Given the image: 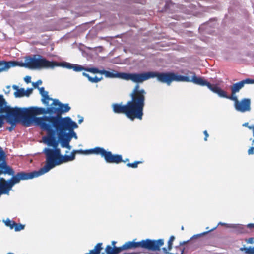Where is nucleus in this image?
<instances>
[{
  "instance_id": "f257e3e1",
  "label": "nucleus",
  "mask_w": 254,
  "mask_h": 254,
  "mask_svg": "<svg viewBox=\"0 0 254 254\" xmlns=\"http://www.w3.org/2000/svg\"><path fill=\"white\" fill-rule=\"evenodd\" d=\"M101 74L106 77H117L126 80H131L134 83H141L150 78H157L158 81L170 85L173 82V72H146L140 73L117 72L113 73L105 70H102Z\"/></svg>"
},
{
  "instance_id": "f03ea898",
  "label": "nucleus",
  "mask_w": 254,
  "mask_h": 254,
  "mask_svg": "<svg viewBox=\"0 0 254 254\" xmlns=\"http://www.w3.org/2000/svg\"><path fill=\"white\" fill-rule=\"evenodd\" d=\"M43 152L46 156L45 165L37 171L29 173L21 171L16 174L14 173L13 175H11L12 177L11 178L14 185L19 183L21 180H28L37 177L48 172L56 166L59 165L60 149H52L45 148Z\"/></svg>"
},
{
  "instance_id": "7ed1b4c3",
  "label": "nucleus",
  "mask_w": 254,
  "mask_h": 254,
  "mask_svg": "<svg viewBox=\"0 0 254 254\" xmlns=\"http://www.w3.org/2000/svg\"><path fill=\"white\" fill-rule=\"evenodd\" d=\"M55 116H46L36 118L37 125L39 126L41 129H55L64 131H72L77 128L78 125L72 121L69 117L63 118V113L56 111Z\"/></svg>"
},
{
  "instance_id": "20e7f679",
  "label": "nucleus",
  "mask_w": 254,
  "mask_h": 254,
  "mask_svg": "<svg viewBox=\"0 0 254 254\" xmlns=\"http://www.w3.org/2000/svg\"><path fill=\"white\" fill-rule=\"evenodd\" d=\"M0 116L4 117V120L11 125V126L7 127L9 131H12L17 122L21 121L26 127L30 126L32 123H28L27 119L30 118L28 115L26 108H19L15 107L12 108L7 105V102L2 95H0Z\"/></svg>"
},
{
  "instance_id": "39448f33",
  "label": "nucleus",
  "mask_w": 254,
  "mask_h": 254,
  "mask_svg": "<svg viewBox=\"0 0 254 254\" xmlns=\"http://www.w3.org/2000/svg\"><path fill=\"white\" fill-rule=\"evenodd\" d=\"M164 243L163 239L157 240L147 239L139 242L128 241L119 247L114 246L112 248L110 245H108L106 247L105 251L107 254H118L123 250L141 248L150 251L155 252L156 254H161V247Z\"/></svg>"
},
{
  "instance_id": "423d86ee",
  "label": "nucleus",
  "mask_w": 254,
  "mask_h": 254,
  "mask_svg": "<svg viewBox=\"0 0 254 254\" xmlns=\"http://www.w3.org/2000/svg\"><path fill=\"white\" fill-rule=\"evenodd\" d=\"M187 75H191V76H182L174 73L173 81L192 82L196 85L202 86H206L211 91L218 94L219 97L234 101V106L236 105L237 102H239L237 97L235 95V94H231V96H228L226 91L223 90L216 85L211 84L201 77H197L194 72L188 71Z\"/></svg>"
},
{
  "instance_id": "0eeeda50",
  "label": "nucleus",
  "mask_w": 254,
  "mask_h": 254,
  "mask_svg": "<svg viewBox=\"0 0 254 254\" xmlns=\"http://www.w3.org/2000/svg\"><path fill=\"white\" fill-rule=\"evenodd\" d=\"M146 92L144 89H140L137 84L130 94L131 100L127 102L136 119L142 120L143 109L145 103Z\"/></svg>"
},
{
  "instance_id": "6e6552de",
  "label": "nucleus",
  "mask_w": 254,
  "mask_h": 254,
  "mask_svg": "<svg viewBox=\"0 0 254 254\" xmlns=\"http://www.w3.org/2000/svg\"><path fill=\"white\" fill-rule=\"evenodd\" d=\"M51 62L40 55H33L25 57L24 63H18L19 66L29 69L51 68Z\"/></svg>"
},
{
  "instance_id": "1a4fd4ad",
  "label": "nucleus",
  "mask_w": 254,
  "mask_h": 254,
  "mask_svg": "<svg viewBox=\"0 0 254 254\" xmlns=\"http://www.w3.org/2000/svg\"><path fill=\"white\" fill-rule=\"evenodd\" d=\"M85 152L88 154L100 155L108 163L119 164L123 161L121 155L113 154L111 151H107L103 148L100 147H96L93 149L86 150Z\"/></svg>"
},
{
  "instance_id": "9d476101",
  "label": "nucleus",
  "mask_w": 254,
  "mask_h": 254,
  "mask_svg": "<svg viewBox=\"0 0 254 254\" xmlns=\"http://www.w3.org/2000/svg\"><path fill=\"white\" fill-rule=\"evenodd\" d=\"M26 110L27 111L28 115L29 116L28 119H27L28 123H33L34 122L37 125V122L36 121V115L41 114H55L57 111V108L54 107H49L46 109L42 107H31L29 108H26Z\"/></svg>"
},
{
  "instance_id": "9b49d317",
  "label": "nucleus",
  "mask_w": 254,
  "mask_h": 254,
  "mask_svg": "<svg viewBox=\"0 0 254 254\" xmlns=\"http://www.w3.org/2000/svg\"><path fill=\"white\" fill-rule=\"evenodd\" d=\"M217 228L216 227H214L213 228L211 229V230L203 232L200 234H198L197 235H193L190 239L186 241H183L181 242L180 243V245L178 246H176L175 247V249L176 250V252H172L170 253H169V254H183L184 251V248L182 247L183 245H184L186 244H188L190 243V244H192L193 246H196L200 243V241L199 240V239L203 235H204L206 234H207L208 232L210 231H212L214 230H215Z\"/></svg>"
},
{
  "instance_id": "f8f14e48",
  "label": "nucleus",
  "mask_w": 254,
  "mask_h": 254,
  "mask_svg": "<svg viewBox=\"0 0 254 254\" xmlns=\"http://www.w3.org/2000/svg\"><path fill=\"white\" fill-rule=\"evenodd\" d=\"M3 116H0V128L3 125ZM0 172L8 175H13L15 173L14 170L7 165L5 153L1 148H0Z\"/></svg>"
},
{
  "instance_id": "ddd939ff",
  "label": "nucleus",
  "mask_w": 254,
  "mask_h": 254,
  "mask_svg": "<svg viewBox=\"0 0 254 254\" xmlns=\"http://www.w3.org/2000/svg\"><path fill=\"white\" fill-rule=\"evenodd\" d=\"M113 112L116 114H124L131 120H134L135 118L128 103L125 105L122 103H114L112 105Z\"/></svg>"
},
{
  "instance_id": "4468645a",
  "label": "nucleus",
  "mask_w": 254,
  "mask_h": 254,
  "mask_svg": "<svg viewBox=\"0 0 254 254\" xmlns=\"http://www.w3.org/2000/svg\"><path fill=\"white\" fill-rule=\"evenodd\" d=\"M46 131L47 135L43 137L44 142L48 146L53 147L52 149H60L58 148L59 141L56 137L57 130L55 129H42Z\"/></svg>"
},
{
  "instance_id": "2eb2a0df",
  "label": "nucleus",
  "mask_w": 254,
  "mask_h": 254,
  "mask_svg": "<svg viewBox=\"0 0 254 254\" xmlns=\"http://www.w3.org/2000/svg\"><path fill=\"white\" fill-rule=\"evenodd\" d=\"M1 174H3L0 172V176ZM14 185L11 178L6 180L3 178H0V197L2 194L9 195L10 190Z\"/></svg>"
},
{
  "instance_id": "dca6fc26",
  "label": "nucleus",
  "mask_w": 254,
  "mask_h": 254,
  "mask_svg": "<svg viewBox=\"0 0 254 254\" xmlns=\"http://www.w3.org/2000/svg\"><path fill=\"white\" fill-rule=\"evenodd\" d=\"M67 131L57 130V133L58 135L59 139L61 141V146L63 148H67L70 149L69 145V141L71 139L69 133H66Z\"/></svg>"
},
{
  "instance_id": "f3484780",
  "label": "nucleus",
  "mask_w": 254,
  "mask_h": 254,
  "mask_svg": "<svg viewBox=\"0 0 254 254\" xmlns=\"http://www.w3.org/2000/svg\"><path fill=\"white\" fill-rule=\"evenodd\" d=\"M235 109L241 112H245L251 110V100L249 98H244L237 102Z\"/></svg>"
},
{
  "instance_id": "a211bd4d",
  "label": "nucleus",
  "mask_w": 254,
  "mask_h": 254,
  "mask_svg": "<svg viewBox=\"0 0 254 254\" xmlns=\"http://www.w3.org/2000/svg\"><path fill=\"white\" fill-rule=\"evenodd\" d=\"M85 151L74 150L71 152V154L70 155H61V153H60L59 165H60L63 163L67 162L73 160L75 159V154L77 152H82V153L86 154L85 152Z\"/></svg>"
},
{
  "instance_id": "6ab92c4d",
  "label": "nucleus",
  "mask_w": 254,
  "mask_h": 254,
  "mask_svg": "<svg viewBox=\"0 0 254 254\" xmlns=\"http://www.w3.org/2000/svg\"><path fill=\"white\" fill-rule=\"evenodd\" d=\"M51 105L55 106H58V107L57 108V111H60L63 113L67 112L70 110V107L68 104H63L58 99H53Z\"/></svg>"
},
{
  "instance_id": "aec40b11",
  "label": "nucleus",
  "mask_w": 254,
  "mask_h": 254,
  "mask_svg": "<svg viewBox=\"0 0 254 254\" xmlns=\"http://www.w3.org/2000/svg\"><path fill=\"white\" fill-rule=\"evenodd\" d=\"M18 65V62L15 61H0V73L6 71L12 67Z\"/></svg>"
},
{
  "instance_id": "412c9836",
  "label": "nucleus",
  "mask_w": 254,
  "mask_h": 254,
  "mask_svg": "<svg viewBox=\"0 0 254 254\" xmlns=\"http://www.w3.org/2000/svg\"><path fill=\"white\" fill-rule=\"evenodd\" d=\"M246 84H249V78H247L239 82L234 84L232 86H231L232 94H235L237 92H238Z\"/></svg>"
},
{
  "instance_id": "4be33fe9",
  "label": "nucleus",
  "mask_w": 254,
  "mask_h": 254,
  "mask_svg": "<svg viewBox=\"0 0 254 254\" xmlns=\"http://www.w3.org/2000/svg\"><path fill=\"white\" fill-rule=\"evenodd\" d=\"M40 94L42 96V102L46 105H49V101L52 100L53 99L50 98L48 95V92L45 91L44 87L38 88Z\"/></svg>"
},
{
  "instance_id": "5701e85b",
  "label": "nucleus",
  "mask_w": 254,
  "mask_h": 254,
  "mask_svg": "<svg viewBox=\"0 0 254 254\" xmlns=\"http://www.w3.org/2000/svg\"><path fill=\"white\" fill-rule=\"evenodd\" d=\"M51 63L52 66L51 68H53L56 66H61L69 69L72 68V64L66 62H57L55 61H52Z\"/></svg>"
},
{
  "instance_id": "b1692460",
  "label": "nucleus",
  "mask_w": 254,
  "mask_h": 254,
  "mask_svg": "<svg viewBox=\"0 0 254 254\" xmlns=\"http://www.w3.org/2000/svg\"><path fill=\"white\" fill-rule=\"evenodd\" d=\"M175 239L174 236H171L168 241L167 248L164 247L162 249V251L164 254H169V251H171L172 249L173 242Z\"/></svg>"
},
{
  "instance_id": "393cba45",
  "label": "nucleus",
  "mask_w": 254,
  "mask_h": 254,
  "mask_svg": "<svg viewBox=\"0 0 254 254\" xmlns=\"http://www.w3.org/2000/svg\"><path fill=\"white\" fill-rule=\"evenodd\" d=\"M102 243H98L94 247V249L89 251L88 253L86 254H100V252L102 249ZM102 254H104L103 253Z\"/></svg>"
},
{
  "instance_id": "a878e982",
  "label": "nucleus",
  "mask_w": 254,
  "mask_h": 254,
  "mask_svg": "<svg viewBox=\"0 0 254 254\" xmlns=\"http://www.w3.org/2000/svg\"><path fill=\"white\" fill-rule=\"evenodd\" d=\"M83 76L87 77L89 81H90L92 83H98V82L100 81L102 79V77L100 78H98L97 76H95V77H92L89 76V75L85 72L82 73Z\"/></svg>"
},
{
  "instance_id": "bb28decb",
  "label": "nucleus",
  "mask_w": 254,
  "mask_h": 254,
  "mask_svg": "<svg viewBox=\"0 0 254 254\" xmlns=\"http://www.w3.org/2000/svg\"><path fill=\"white\" fill-rule=\"evenodd\" d=\"M13 88L17 89V91L14 92L15 97H21L26 95L25 91L24 88L18 89V87L16 86H14Z\"/></svg>"
},
{
  "instance_id": "cd10ccee",
  "label": "nucleus",
  "mask_w": 254,
  "mask_h": 254,
  "mask_svg": "<svg viewBox=\"0 0 254 254\" xmlns=\"http://www.w3.org/2000/svg\"><path fill=\"white\" fill-rule=\"evenodd\" d=\"M71 66V69H72L74 71L76 72H80L82 70L85 71V68H84V67L80 65L72 64Z\"/></svg>"
},
{
  "instance_id": "c85d7f7f",
  "label": "nucleus",
  "mask_w": 254,
  "mask_h": 254,
  "mask_svg": "<svg viewBox=\"0 0 254 254\" xmlns=\"http://www.w3.org/2000/svg\"><path fill=\"white\" fill-rule=\"evenodd\" d=\"M85 71L92 73H100L101 74L102 70H99L95 67L85 68Z\"/></svg>"
},
{
  "instance_id": "c756f323",
  "label": "nucleus",
  "mask_w": 254,
  "mask_h": 254,
  "mask_svg": "<svg viewBox=\"0 0 254 254\" xmlns=\"http://www.w3.org/2000/svg\"><path fill=\"white\" fill-rule=\"evenodd\" d=\"M5 225L10 227L11 229H13L14 226L15 222L14 221L11 220L9 219H7L5 221H4Z\"/></svg>"
},
{
  "instance_id": "7c9ffc66",
  "label": "nucleus",
  "mask_w": 254,
  "mask_h": 254,
  "mask_svg": "<svg viewBox=\"0 0 254 254\" xmlns=\"http://www.w3.org/2000/svg\"><path fill=\"white\" fill-rule=\"evenodd\" d=\"M142 163V161H136L132 163H128L127 164V166L128 167H131L132 168H136L137 167L138 164H141Z\"/></svg>"
},
{
  "instance_id": "2f4dec72",
  "label": "nucleus",
  "mask_w": 254,
  "mask_h": 254,
  "mask_svg": "<svg viewBox=\"0 0 254 254\" xmlns=\"http://www.w3.org/2000/svg\"><path fill=\"white\" fill-rule=\"evenodd\" d=\"M15 231H19L24 228V225L15 222L14 228Z\"/></svg>"
},
{
  "instance_id": "473e14b6",
  "label": "nucleus",
  "mask_w": 254,
  "mask_h": 254,
  "mask_svg": "<svg viewBox=\"0 0 254 254\" xmlns=\"http://www.w3.org/2000/svg\"><path fill=\"white\" fill-rule=\"evenodd\" d=\"M243 250L246 254H254V247L244 248Z\"/></svg>"
},
{
  "instance_id": "72a5a7b5",
  "label": "nucleus",
  "mask_w": 254,
  "mask_h": 254,
  "mask_svg": "<svg viewBox=\"0 0 254 254\" xmlns=\"http://www.w3.org/2000/svg\"><path fill=\"white\" fill-rule=\"evenodd\" d=\"M248 154L249 155H253L254 154V145H253L248 149Z\"/></svg>"
},
{
  "instance_id": "f704fd0d",
  "label": "nucleus",
  "mask_w": 254,
  "mask_h": 254,
  "mask_svg": "<svg viewBox=\"0 0 254 254\" xmlns=\"http://www.w3.org/2000/svg\"><path fill=\"white\" fill-rule=\"evenodd\" d=\"M42 84V81L41 80H38V81H37L36 82H33V86L34 87V88H38V86L39 84Z\"/></svg>"
},
{
  "instance_id": "c9c22d12",
  "label": "nucleus",
  "mask_w": 254,
  "mask_h": 254,
  "mask_svg": "<svg viewBox=\"0 0 254 254\" xmlns=\"http://www.w3.org/2000/svg\"><path fill=\"white\" fill-rule=\"evenodd\" d=\"M203 133L205 135V137H204V139L206 141L207 140V138L209 137V134H208L207 130H204L203 131Z\"/></svg>"
},
{
  "instance_id": "e433bc0d",
  "label": "nucleus",
  "mask_w": 254,
  "mask_h": 254,
  "mask_svg": "<svg viewBox=\"0 0 254 254\" xmlns=\"http://www.w3.org/2000/svg\"><path fill=\"white\" fill-rule=\"evenodd\" d=\"M69 132H70V133H69L70 135V136H71V138L73 136L76 137V134L75 132L73 131V129L72 130V131H69Z\"/></svg>"
},
{
  "instance_id": "4c0bfd02",
  "label": "nucleus",
  "mask_w": 254,
  "mask_h": 254,
  "mask_svg": "<svg viewBox=\"0 0 254 254\" xmlns=\"http://www.w3.org/2000/svg\"><path fill=\"white\" fill-rule=\"evenodd\" d=\"M24 80L26 83H30L31 82V77L27 76L24 78Z\"/></svg>"
},
{
  "instance_id": "58836bf2",
  "label": "nucleus",
  "mask_w": 254,
  "mask_h": 254,
  "mask_svg": "<svg viewBox=\"0 0 254 254\" xmlns=\"http://www.w3.org/2000/svg\"><path fill=\"white\" fill-rule=\"evenodd\" d=\"M249 129L252 130L253 132L254 139L252 141V145H254V127H249Z\"/></svg>"
},
{
  "instance_id": "ea45409f",
  "label": "nucleus",
  "mask_w": 254,
  "mask_h": 254,
  "mask_svg": "<svg viewBox=\"0 0 254 254\" xmlns=\"http://www.w3.org/2000/svg\"><path fill=\"white\" fill-rule=\"evenodd\" d=\"M243 126H245L249 129V127H254V125L249 126L248 123H245L243 125Z\"/></svg>"
},
{
  "instance_id": "a19ab883",
  "label": "nucleus",
  "mask_w": 254,
  "mask_h": 254,
  "mask_svg": "<svg viewBox=\"0 0 254 254\" xmlns=\"http://www.w3.org/2000/svg\"><path fill=\"white\" fill-rule=\"evenodd\" d=\"M247 227L251 229H254V224H249L247 225Z\"/></svg>"
},
{
  "instance_id": "79ce46f5",
  "label": "nucleus",
  "mask_w": 254,
  "mask_h": 254,
  "mask_svg": "<svg viewBox=\"0 0 254 254\" xmlns=\"http://www.w3.org/2000/svg\"><path fill=\"white\" fill-rule=\"evenodd\" d=\"M248 242L250 243H253L254 242V239L253 238H250Z\"/></svg>"
},
{
  "instance_id": "37998d69",
  "label": "nucleus",
  "mask_w": 254,
  "mask_h": 254,
  "mask_svg": "<svg viewBox=\"0 0 254 254\" xmlns=\"http://www.w3.org/2000/svg\"><path fill=\"white\" fill-rule=\"evenodd\" d=\"M249 84H254V79L249 78Z\"/></svg>"
},
{
  "instance_id": "c03bdc74",
  "label": "nucleus",
  "mask_w": 254,
  "mask_h": 254,
  "mask_svg": "<svg viewBox=\"0 0 254 254\" xmlns=\"http://www.w3.org/2000/svg\"><path fill=\"white\" fill-rule=\"evenodd\" d=\"M32 91V88H30V89H28L27 90V92H28L27 94H26L27 95H28L30 93H31Z\"/></svg>"
},
{
  "instance_id": "a18cd8bd",
  "label": "nucleus",
  "mask_w": 254,
  "mask_h": 254,
  "mask_svg": "<svg viewBox=\"0 0 254 254\" xmlns=\"http://www.w3.org/2000/svg\"><path fill=\"white\" fill-rule=\"evenodd\" d=\"M83 121V118L81 117V118L78 120V123L81 124Z\"/></svg>"
},
{
  "instance_id": "49530a36",
  "label": "nucleus",
  "mask_w": 254,
  "mask_h": 254,
  "mask_svg": "<svg viewBox=\"0 0 254 254\" xmlns=\"http://www.w3.org/2000/svg\"><path fill=\"white\" fill-rule=\"evenodd\" d=\"M116 242H115V241H113L112 242V245H113V247H114V246H115V245L116 244Z\"/></svg>"
},
{
  "instance_id": "de8ad7c7",
  "label": "nucleus",
  "mask_w": 254,
  "mask_h": 254,
  "mask_svg": "<svg viewBox=\"0 0 254 254\" xmlns=\"http://www.w3.org/2000/svg\"><path fill=\"white\" fill-rule=\"evenodd\" d=\"M129 159H126L125 160H123L122 162H126L129 161Z\"/></svg>"
},
{
  "instance_id": "09e8293b",
  "label": "nucleus",
  "mask_w": 254,
  "mask_h": 254,
  "mask_svg": "<svg viewBox=\"0 0 254 254\" xmlns=\"http://www.w3.org/2000/svg\"><path fill=\"white\" fill-rule=\"evenodd\" d=\"M218 225H226V224H225V223H221V222H220V223H219L218 224Z\"/></svg>"
},
{
  "instance_id": "8fccbe9b",
  "label": "nucleus",
  "mask_w": 254,
  "mask_h": 254,
  "mask_svg": "<svg viewBox=\"0 0 254 254\" xmlns=\"http://www.w3.org/2000/svg\"><path fill=\"white\" fill-rule=\"evenodd\" d=\"M7 254H13V253H9Z\"/></svg>"
},
{
  "instance_id": "3c124183",
  "label": "nucleus",
  "mask_w": 254,
  "mask_h": 254,
  "mask_svg": "<svg viewBox=\"0 0 254 254\" xmlns=\"http://www.w3.org/2000/svg\"><path fill=\"white\" fill-rule=\"evenodd\" d=\"M184 229V227L182 226V230H183Z\"/></svg>"
}]
</instances>
